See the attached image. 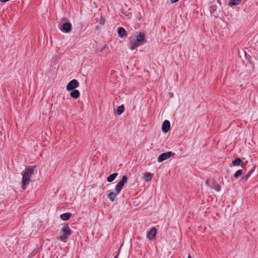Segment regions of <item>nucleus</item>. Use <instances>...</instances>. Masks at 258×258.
<instances>
[{"label": "nucleus", "mask_w": 258, "mask_h": 258, "mask_svg": "<svg viewBox=\"0 0 258 258\" xmlns=\"http://www.w3.org/2000/svg\"><path fill=\"white\" fill-rule=\"evenodd\" d=\"M146 42L145 34L139 32L135 36H132L129 38V42L127 45L129 48L133 50Z\"/></svg>", "instance_id": "obj_1"}, {"label": "nucleus", "mask_w": 258, "mask_h": 258, "mask_svg": "<svg viewBox=\"0 0 258 258\" xmlns=\"http://www.w3.org/2000/svg\"><path fill=\"white\" fill-rule=\"evenodd\" d=\"M36 166H33L30 168H28L26 169L25 172L23 174L22 177V188L25 189L26 186H27L30 182V178L33 174L34 173V169Z\"/></svg>", "instance_id": "obj_2"}, {"label": "nucleus", "mask_w": 258, "mask_h": 258, "mask_svg": "<svg viewBox=\"0 0 258 258\" xmlns=\"http://www.w3.org/2000/svg\"><path fill=\"white\" fill-rule=\"evenodd\" d=\"M62 235L59 236V239L66 242L69 237L72 234V230L68 224H66L62 228Z\"/></svg>", "instance_id": "obj_3"}, {"label": "nucleus", "mask_w": 258, "mask_h": 258, "mask_svg": "<svg viewBox=\"0 0 258 258\" xmlns=\"http://www.w3.org/2000/svg\"><path fill=\"white\" fill-rule=\"evenodd\" d=\"M127 177L126 175H123L122 178L119 181V182L115 185V190H116L117 194H119L122 188V187L124 184L127 182Z\"/></svg>", "instance_id": "obj_4"}, {"label": "nucleus", "mask_w": 258, "mask_h": 258, "mask_svg": "<svg viewBox=\"0 0 258 258\" xmlns=\"http://www.w3.org/2000/svg\"><path fill=\"white\" fill-rule=\"evenodd\" d=\"M79 86L78 81L76 79L71 80L67 86V90L68 91H72L78 88Z\"/></svg>", "instance_id": "obj_5"}, {"label": "nucleus", "mask_w": 258, "mask_h": 258, "mask_svg": "<svg viewBox=\"0 0 258 258\" xmlns=\"http://www.w3.org/2000/svg\"><path fill=\"white\" fill-rule=\"evenodd\" d=\"M72 29V26L70 22H66L63 23L60 28V30L66 33H70Z\"/></svg>", "instance_id": "obj_6"}, {"label": "nucleus", "mask_w": 258, "mask_h": 258, "mask_svg": "<svg viewBox=\"0 0 258 258\" xmlns=\"http://www.w3.org/2000/svg\"><path fill=\"white\" fill-rule=\"evenodd\" d=\"M172 154L173 153L171 151L162 153L159 155V156L158 158V162H162L164 160L169 158L170 157H171Z\"/></svg>", "instance_id": "obj_7"}, {"label": "nucleus", "mask_w": 258, "mask_h": 258, "mask_svg": "<svg viewBox=\"0 0 258 258\" xmlns=\"http://www.w3.org/2000/svg\"><path fill=\"white\" fill-rule=\"evenodd\" d=\"M157 230L153 227L147 233V237L149 240H153L157 234Z\"/></svg>", "instance_id": "obj_8"}, {"label": "nucleus", "mask_w": 258, "mask_h": 258, "mask_svg": "<svg viewBox=\"0 0 258 258\" xmlns=\"http://www.w3.org/2000/svg\"><path fill=\"white\" fill-rule=\"evenodd\" d=\"M170 128V122L167 120H165L162 124V130L163 132L167 133L169 131Z\"/></svg>", "instance_id": "obj_9"}, {"label": "nucleus", "mask_w": 258, "mask_h": 258, "mask_svg": "<svg viewBox=\"0 0 258 258\" xmlns=\"http://www.w3.org/2000/svg\"><path fill=\"white\" fill-rule=\"evenodd\" d=\"M117 33L119 37L120 38H123L127 36V33L123 27H119L117 30Z\"/></svg>", "instance_id": "obj_10"}, {"label": "nucleus", "mask_w": 258, "mask_h": 258, "mask_svg": "<svg viewBox=\"0 0 258 258\" xmlns=\"http://www.w3.org/2000/svg\"><path fill=\"white\" fill-rule=\"evenodd\" d=\"M72 91L70 93V96L74 99H77L80 96V91L78 90L74 89L72 90Z\"/></svg>", "instance_id": "obj_11"}, {"label": "nucleus", "mask_w": 258, "mask_h": 258, "mask_svg": "<svg viewBox=\"0 0 258 258\" xmlns=\"http://www.w3.org/2000/svg\"><path fill=\"white\" fill-rule=\"evenodd\" d=\"M119 194H117L116 190H115V192H114L113 191H110L109 193L107 195V198H108L111 202H113L114 201L116 197V196L118 195Z\"/></svg>", "instance_id": "obj_12"}, {"label": "nucleus", "mask_w": 258, "mask_h": 258, "mask_svg": "<svg viewBox=\"0 0 258 258\" xmlns=\"http://www.w3.org/2000/svg\"><path fill=\"white\" fill-rule=\"evenodd\" d=\"M118 175V173L115 172L113 174H110L108 177L107 178V181L108 182H111L113 181L117 177Z\"/></svg>", "instance_id": "obj_13"}, {"label": "nucleus", "mask_w": 258, "mask_h": 258, "mask_svg": "<svg viewBox=\"0 0 258 258\" xmlns=\"http://www.w3.org/2000/svg\"><path fill=\"white\" fill-rule=\"evenodd\" d=\"M72 214L71 213H66L60 215V218L63 221H66L69 220Z\"/></svg>", "instance_id": "obj_14"}, {"label": "nucleus", "mask_w": 258, "mask_h": 258, "mask_svg": "<svg viewBox=\"0 0 258 258\" xmlns=\"http://www.w3.org/2000/svg\"><path fill=\"white\" fill-rule=\"evenodd\" d=\"M242 0H230L228 3V5L230 7L237 6L240 4Z\"/></svg>", "instance_id": "obj_15"}, {"label": "nucleus", "mask_w": 258, "mask_h": 258, "mask_svg": "<svg viewBox=\"0 0 258 258\" xmlns=\"http://www.w3.org/2000/svg\"><path fill=\"white\" fill-rule=\"evenodd\" d=\"M243 163L242 160L239 158H237L232 161V163L233 166H239Z\"/></svg>", "instance_id": "obj_16"}, {"label": "nucleus", "mask_w": 258, "mask_h": 258, "mask_svg": "<svg viewBox=\"0 0 258 258\" xmlns=\"http://www.w3.org/2000/svg\"><path fill=\"white\" fill-rule=\"evenodd\" d=\"M152 178V174L151 173H146L144 175L145 180L147 182H149L151 180Z\"/></svg>", "instance_id": "obj_17"}, {"label": "nucleus", "mask_w": 258, "mask_h": 258, "mask_svg": "<svg viewBox=\"0 0 258 258\" xmlns=\"http://www.w3.org/2000/svg\"><path fill=\"white\" fill-rule=\"evenodd\" d=\"M212 187L217 191H219L221 189V186L218 183L214 182Z\"/></svg>", "instance_id": "obj_18"}, {"label": "nucleus", "mask_w": 258, "mask_h": 258, "mask_svg": "<svg viewBox=\"0 0 258 258\" xmlns=\"http://www.w3.org/2000/svg\"><path fill=\"white\" fill-rule=\"evenodd\" d=\"M243 174V171L241 169L238 170L234 174L235 178H237L241 176Z\"/></svg>", "instance_id": "obj_19"}, {"label": "nucleus", "mask_w": 258, "mask_h": 258, "mask_svg": "<svg viewBox=\"0 0 258 258\" xmlns=\"http://www.w3.org/2000/svg\"><path fill=\"white\" fill-rule=\"evenodd\" d=\"M123 110H124V106H123V105H121V106H118L117 108L116 112L119 115L123 112Z\"/></svg>", "instance_id": "obj_20"}, {"label": "nucleus", "mask_w": 258, "mask_h": 258, "mask_svg": "<svg viewBox=\"0 0 258 258\" xmlns=\"http://www.w3.org/2000/svg\"><path fill=\"white\" fill-rule=\"evenodd\" d=\"M217 11V6L216 5H212L210 7V12L211 14H213Z\"/></svg>", "instance_id": "obj_21"}, {"label": "nucleus", "mask_w": 258, "mask_h": 258, "mask_svg": "<svg viewBox=\"0 0 258 258\" xmlns=\"http://www.w3.org/2000/svg\"><path fill=\"white\" fill-rule=\"evenodd\" d=\"M254 169H252L251 170H250L248 173L244 177V179L245 180H247L249 177L250 176H251V174L253 173V171H254Z\"/></svg>", "instance_id": "obj_22"}, {"label": "nucleus", "mask_w": 258, "mask_h": 258, "mask_svg": "<svg viewBox=\"0 0 258 258\" xmlns=\"http://www.w3.org/2000/svg\"><path fill=\"white\" fill-rule=\"evenodd\" d=\"M105 22V18L101 16L99 21V24L103 25L104 24Z\"/></svg>", "instance_id": "obj_23"}, {"label": "nucleus", "mask_w": 258, "mask_h": 258, "mask_svg": "<svg viewBox=\"0 0 258 258\" xmlns=\"http://www.w3.org/2000/svg\"><path fill=\"white\" fill-rule=\"evenodd\" d=\"M179 0H170L171 3L173 4L177 2H178Z\"/></svg>", "instance_id": "obj_24"}, {"label": "nucleus", "mask_w": 258, "mask_h": 258, "mask_svg": "<svg viewBox=\"0 0 258 258\" xmlns=\"http://www.w3.org/2000/svg\"><path fill=\"white\" fill-rule=\"evenodd\" d=\"M9 1V0H0V1H1V2H3V3H6V2H8V1Z\"/></svg>", "instance_id": "obj_25"}, {"label": "nucleus", "mask_w": 258, "mask_h": 258, "mask_svg": "<svg viewBox=\"0 0 258 258\" xmlns=\"http://www.w3.org/2000/svg\"><path fill=\"white\" fill-rule=\"evenodd\" d=\"M217 1L219 4H221L220 0H217Z\"/></svg>", "instance_id": "obj_26"}, {"label": "nucleus", "mask_w": 258, "mask_h": 258, "mask_svg": "<svg viewBox=\"0 0 258 258\" xmlns=\"http://www.w3.org/2000/svg\"><path fill=\"white\" fill-rule=\"evenodd\" d=\"M118 254H117L114 258H117Z\"/></svg>", "instance_id": "obj_27"}, {"label": "nucleus", "mask_w": 258, "mask_h": 258, "mask_svg": "<svg viewBox=\"0 0 258 258\" xmlns=\"http://www.w3.org/2000/svg\"><path fill=\"white\" fill-rule=\"evenodd\" d=\"M188 258H191L189 254L188 255Z\"/></svg>", "instance_id": "obj_28"}, {"label": "nucleus", "mask_w": 258, "mask_h": 258, "mask_svg": "<svg viewBox=\"0 0 258 258\" xmlns=\"http://www.w3.org/2000/svg\"><path fill=\"white\" fill-rule=\"evenodd\" d=\"M209 182V180H207V181H206V183H208Z\"/></svg>", "instance_id": "obj_29"}]
</instances>
